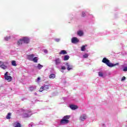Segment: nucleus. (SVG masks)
I'll use <instances>...</instances> for the list:
<instances>
[{
    "label": "nucleus",
    "mask_w": 127,
    "mask_h": 127,
    "mask_svg": "<svg viewBox=\"0 0 127 127\" xmlns=\"http://www.w3.org/2000/svg\"><path fill=\"white\" fill-rule=\"evenodd\" d=\"M83 58H88V54H85L83 55Z\"/></svg>",
    "instance_id": "29"
},
{
    "label": "nucleus",
    "mask_w": 127,
    "mask_h": 127,
    "mask_svg": "<svg viewBox=\"0 0 127 127\" xmlns=\"http://www.w3.org/2000/svg\"><path fill=\"white\" fill-rule=\"evenodd\" d=\"M86 119H87V116H86L85 114H83L82 116H80L79 120L80 121H83L86 120Z\"/></svg>",
    "instance_id": "9"
},
{
    "label": "nucleus",
    "mask_w": 127,
    "mask_h": 127,
    "mask_svg": "<svg viewBox=\"0 0 127 127\" xmlns=\"http://www.w3.org/2000/svg\"><path fill=\"white\" fill-rule=\"evenodd\" d=\"M37 81H40V77H38L37 78Z\"/></svg>",
    "instance_id": "35"
},
{
    "label": "nucleus",
    "mask_w": 127,
    "mask_h": 127,
    "mask_svg": "<svg viewBox=\"0 0 127 127\" xmlns=\"http://www.w3.org/2000/svg\"><path fill=\"white\" fill-rule=\"evenodd\" d=\"M44 90H45L44 89V86H42L40 88L39 92H43Z\"/></svg>",
    "instance_id": "27"
},
{
    "label": "nucleus",
    "mask_w": 127,
    "mask_h": 127,
    "mask_svg": "<svg viewBox=\"0 0 127 127\" xmlns=\"http://www.w3.org/2000/svg\"><path fill=\"white\" fill-rule=\"evenodd\" d=\"M55 41H56V42H59L60 41V39H56Z\"/></svg>",
    "instance_id": "34"
},
{
    "label": "nucleus",
    "mask_w": 127,
    "mask_h": 127,
    "mask_svg": "<svg viewBox=\"0 0 127 127\" xmlns=\"http://www.w3.org/2000/svg\"><path fill=\"white\" fill-rule=\"evenodd\" d=\"M71 118V116L69 115H66L63 117V118L61 120V125H67L69 124V119Z\"/></svg>",
    "instance_id": "2"
},
{
    "label": "nucleus",
    "mask_w": 127,
    "mask_h": 127,
    "mask_svg": "<svg viewBox=\"0 0 127 127\" xmlns=\"http://www.w3.org/2000/svg\"><path fill=\"white\" fill-rule=\"evenodd\" d=\"M98 75L99 77H103L104 76V74L102 71L98 72Z\"/></svg>",
    "instance_id": "23"
},
{
    "label": "nucleus",
    "mask_w": 127,
    "mask_h": 127,
    "mask_svg": "<svg viewBox=\"0 0 127 127\" xmlns=\"http://www.w3.org/2000/svg\"><path fill=\"white\" fill-rule=\"evenodd\" d=\"M0 67H1V68H2V69H3L4 70H5V69H6L7 68V66L4 64L0 65Z\"/></svg>",
    "instance_id": "21"
},
{
    "label": "nucleus",
    "mask_w": 127,
    "mask_h": 127,
    "mask_svg": "<svg viewBox=\"0 0 127 127\" xmlns=\"http://www.w3.org/2000/svg\"><path fill=\"white\" fill-rule=\"evenodd\" d=\"M81 16H82V17H85V16H86V13L84 12H82Z\"/></svg>",
    "instance_id": "28"
},
{
    "label": "nucleus",
    "mask_w": 127,
    "mask_h": 127,
    "mask_svg": "<svg viewBox=\"0 0 127 127\" xmlns=\"http://www.w3.org/2000/svg\"><path fill=\"white\" fill-rule=\"evenodd\" d=\"M126 80V77L123 76L121 79V81H125Z\"/></svg>",
    "instance_id": "33"
},
{
    "label": "nucleus",
    "mask_w": 127,
    "mask_h": 127,
    "mask_svg": "<svg viewBox=\"0 0 127 127\" xmlns=\"http://www.w3.org/2000/svg\"><path fill=\"white\" fill-rule=\"evenodd\" d=\"M11 64L12 66H16V62H15V61H12Z\"/></svg>",
    "instance_id": "22"
},
{
    "label": "nucleus",
    "mask_w": 127,
    "mask_h": 127,
    "mask_svg": "<svg viewBox=\"0 0 127 127\" xmlns=\"http://www.w3.org/2000/svg\"><path fill=\"white\" fill-rule=\"evenodd\" d=\"M65 65H66L67 66V70H68V71H70V70H72V69H73V66L69 64L68 63H66L65 64Z\"/></svg>",
    "instance_id": "5"
},
{
    "label": "nucleus",
    "mask_w": 127,
    "mask_h": 127,
    "mask_svg": "<svg viewBox=\"0 0 127 127\" xmlns=\"http://www.w3.org/2000/svg\"><path fill=\"white\" fill-rule=\"evenodd\" d=\"M61 70H66V67H65V66H62Z\"/></svg>",
    "instance_id": "30"
},
{
    "label": "nucleus",
    "mask_w": 127,
    "mask_h": 127,
    "mask_svg": "<svg viewBox=\"0 0 127 127\" xmlns=\"http://www.w3.org/2000/svg\"><path fill=\"white\" fill-rule=\"evenodd\" d=\"M29 113H31V110H29Z\"/></svg>",
    "instance_id": "37"
},
{
    "label": "nucleus",
    "mask_w": 127,
    "mask_h": 127,
    "mask_svg": "<svg viewBox=\"0 0 127 127\" xmlns=\"http://www.w3.org/2000/svg\"><path fill=\"white\" fill-rule=\"evenodd\" d=\"M11 116V113H8L7 115L6 116V119L7 120H10V116Z\"/></svg>",
    "instance_id": "20"
},
{
    "label": "nucleus",
    "mask_w": 127,
    "mask_h": 127,
    "mask_svg": "<svg viewBox=\"0 0 127 127\" xmlns=\"http://www.w3.org/2000/svg\"><path fill=\"white\" fill-rule=\"evenodd\" d=\"M42 67H43V65L40 64H38L37 68H38L39 69V70H40V69H42Z\"/></svg>",
    "instance_id": "25"
},
{
    "label": "nucleus",
    "mask_w": 127,
    "mask_h": 127,
    "mask_svg": "<svg viewBox=\"0 0 127 127\" xmlns=\"http://www.w3.org/2000/svg\"><path fill=\"white\" fill-rule=\"evenodd\" d=\"M77 35L79 36H82L83 34H84V33L83 32V31H78L77 33Z\"/></svg>",
    "instance_id": "13"
},
{
    "label": "nucleus",
    "mask_w": 127,
    "mask_h": 127,
    "mask_svg": "<svg viewBox=\"0 0 127 127\" xmlns=\"http://www.w3.org/2000/svg\"><path fill=\"white\" fill-rule=\"evenodd\" d=\"M32 61H33L35 63H37V62L38 61V58H37L36 57L33 58V59L32 60Z\"/></svg>",
    "instance_id": "16"
},
{
    "label": "nucleus",
    "mask_w": 127,
    "mask_h": 127,
    "mask_svg": "<svg viewBox=\"0 0 127 127\" xmlns=\"http://www.w3.org/2000/svg\"><path fill=\"white\" fill-rule=\"evenodd\" d=\"M60 55H65L67 54V52L65 50H62L61 52L59 53Z\"/></svg>",
    "instance_id": "11"
},
{
    "label": "nucleus",
    "mask_w": 127,
    "mask_h": 127,
    "mask_svg": "<svg viewBox=\"0 0 127 127\" xmlns=\"http://www.w3.org/2000/svg\"><path fill=\"white\" fill-rule=\"evenodd\" d=\"M69 107L71 110H77V109H78V108L77 105H71L69 106Z\"/></svg>",
    "instance_id": "8"
},
{
    "label": "nucleus",
    "mask_w": 127,
    "mask_h": 127,
    "mask_svg": "<svg viewBox=\"0 0 127 127\" xmlns=\"http://www.w3.org/2000/svg\"><path fill=\"white\" fill-rule=\"evenodd\" d=\"M69 58H70V57L68 55H65L64 57V61H67V60H69Z\"/></svg>",
    "instance_id": "15"
},
{
    "label": "nucleus",
    "mask_w": 127,
    "mask_h": 127,
    "mask_svg": "<svg viewBox=\"0 0 127 127\" xmlns=\"http://www.w3.org/2000/svg\"><path fill=\"white\" fill-rule=\"evenodd\" d=\"M55 64L56 66H58V65L61 64V60H60V58H58L55 60Z\"/></svg>",
    "instance_id": "3"
},
{
    "label": "nucleus",
    "mask_w": 127,
    "mask_h": 127,
    "mask_svg": "<svg viewBox=\"0 0 127 127\" xmlns=\"http://www.w3.org/2000/svg\"><path fill=\"white\" fill-rule=\"evenodd\" d=\"M36 88V87H33V86H31L29 88V91L30 92H32V91H34V89Z\"/></svg>",
    "instance_id": "19"
},
{
    "label": "nucleus",
    "mask_w": 127,
    "mask_h": 127,
    "mask_svg": "<svg viewBox=\"0 0 127 127\" xmlns=\"http://www.w3.org/2000/svg\"><path fill=\"white\" fill-rule=\"evenodd\" d=\"M123 71H124V72H127V66L124 67V68L123 69Z\"/></svg>",
    "instance_id": "31"
},
{
    "label": "nucleus",
    "mask_w": 127,
    "mask_h": 127,
    "mask_svg": "<svg viewBox=\"0 0 127 127\" xmlns=\"http://www.w3.org/2000/svg\"><path fill=\"white\" fill-rule=\"evenodd\" d=\"M22 40H23L24 43H26V44H28V43H29V39H28V38H23L22 39Z\"/></svg>",
    "instance_id": "6"
},
{
    "label": "nucleus",
    "mask_w": 127,
    "mask_h": 127,
    "mask_svg": "<svg viewBox=\"0 0 127 127\" xmlns=\"http://www.w3.org/2000/svg\"><path fill=\"white\" fill-rule=\"evenodd\" d=\"M87 46V45L82 46L81 47V51H85V49H86L85 47Z\"/></svg>",
    "instance_id": "24"
},
{
    "label": "nucleus",
    "mask_w": 127,
    "mask_h": 127,
    "mask_svg": "<svg viewBox=\"0 0 127 127\" xmlns=\"http://www.w3.org/2000/svg\"><path fill=\"white\" fill-rule=\"evenodd\" d=\"M71 42L72 43H78L79 42V39L76 37H73L71 39Z\"/></svg>",
    "instance_id": "4"
},
{
    "label": "nucleus",
    "mask_w": 127,
    "mask_h": 127,
    "mask_svg": "<svg viewBox=\"0 0 127 127\" xmlns=\"http://www.w3.org/2000/svg\"><path fill=\"white\" fill-rule=\"evenodd\" d=\"M9 39H10V36H8V37H5L4 38V40L6 41H8V40H9Z\"/></svg>",
    "instance_id": "26"
},
{
    "label": "nucleus",
    "mask_w": 127,
    "mask_h": 127,
    "mask_svg": "<svg viewBox=\"0 0 127 127\" xmlns=\"http://www.w3.org/2000/svg\"><path fill=\"white\" fill-rule=\"evenodd\" d=\"M102 63H105L108 67H114V66H117V65H119V63H117L116 64H113L110 62V60H109L107 58H104L102 60Z\"/></svg>",
    "instance_id": "1"
},
{
    "label": "nucleus",
    "mask_w": 127,
    "mask_h": 127,
    "mask_svg": "<svg viewBox=\"0 0 127 127\" xmlns=\"http://www.w3.org/2000/svg\"><path fill=\"white\" fill-rule=\"evenodd\" d=\"M8 72L6 71L5 72V73L4 74V77H6V76H8Z\"/></svg>",
    "instance_id": "32"
},
{
    "label": "nucleus",
    "mask_w": 127,
    "mask_h": 127,
    "mask_svg": "<svg viewBox=\"0 0 127 127\" xmlns=\"http://www.w3.org/2000/svg\"><path fill=\"white\" fill-rule=\"evenodd\" d=\"M28 60L30 61H32L34 57V54H31L29 55H28L27 56Z\"/></svg>",
    "instance_id": "7"
},
{
    "label": "nucleus",
    "mask_w": 127,
    "mask_h": 127,
    "mask_svg": "<svg viewBox=\"0 0 127 127\" xmlns=\"http://www.w3.org/2000/svg\"><path fill=\"white\" fill-rule=\"evenodd\" d=\"M22 42H23V41L22 39H20L18 42H17V45H22Z\"/></svg>",
    "instance_id": "18"
},
{
    "label": "nucleus",
    "mask_w": 127,
    "mask_h": 127,
    "mask_svg": "<svg viewBox=\"0 0 127 127\" xmlns=\"http://www.w3.org/2000/svg\"><path fill=\"white\" fill-rule=\"evenodd\" d=\"M44 52H45V53H47V51L46 50H45Z\"/></svg>",
    "instance_id": "36"
},
{
    "label": "nucleus",
    "mask_w": 127,
    "mask_h": 127,
    "mask_svg": "<svg viewBox=\"0 0 127 127\" xmlns=\"http://www.w3.org/2000/svg\"><path fill=\"white\" fill-rule=\"evenodd\" d=\"M5 79L6 80V81H8V82H10L12 79V77L10 76H4Z\"/></svg>",
    "instance_id": "10"
},
{
    "label": "nucleus",
    "mask_w": 127,
    "mask_h": 127,
    "mask_svg": "<svg viewBox=\"0 0 127 127\" xmlns=\"http://www.w3.org/2000/svg\"><path fill=\"white\" fill-rule=\"evenodd\" d=\"M15 127H21V125L18 122H15L14 123Z\"/></svg>",
    "instance_id": "17"
},
{
    "label": "nucleus",
    "mask_w": 127,
    "mask_h": 127,
    "mask_svg": "<svg viewBox=\"0 0 127 127\" xmlns=\"http://www.w3.org/2000/svg\"><path fill=\"white\" fill-rule=\"evenodd\" d=\"M56 77V76L55 75V74L52 73L49 75V78H50V79H55Z\"/></svg>",
    "instance_id": "14"
},
{
    "label": "nucleus",
    "mask_w": 127,
    "mask_h": 127,
    "mask_svg": "<svg viewBox=\"0 0 127 127\" xmlns=\"http://www.w3.org/2000/svg\"><path fill=\"white\" fill-rule=\"evenodd\" d=\"M43 86L44 87L45 91H48V90H49V88L51 87L50 85L46 84H44Z\"/></svg>",
    "instance_id": "12"
}]
</instances>
